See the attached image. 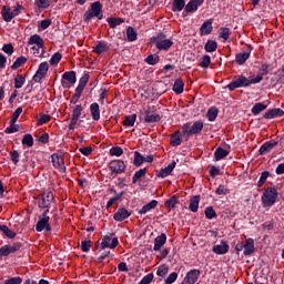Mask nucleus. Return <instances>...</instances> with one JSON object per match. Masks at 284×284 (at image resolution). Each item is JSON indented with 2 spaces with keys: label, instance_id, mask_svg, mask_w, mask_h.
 <instances>
[{
  "label": "nucleus",
  "instance_id": "obj_1",
  "mask_svg": "<svg viewBox=\"0 0 284 284\" xmlns=\"http://www.w3.org/2000/svg\"><path fill=\"white\" fill-rule=\"evenodd\" d=\"M261 81H263V75H252L250 78L237 75L231 83L227 84L226 88L232 92L233 90H236V88H248V85L261 83Z\"/></svg>",
  "mask_w": 284,
  "mask_h": 284
},
{
  "label": "nucleus",
  "instance_id": "obj_2",
  "mask_svg": "<svg viewBox=\"0 0 284 284\" xmlns=\"http://www.w3.org/2000/svg\"><path fill=\"white\" fill-rule=\"evenodd\" d=\"M94 17L99 20L103 19V4L99 1L91 3L90 9L83 16V20L88 22L94 19Z\"/></svg>",
  "mask_w": 284,
  "mask_h": 284
},
{
  "label": "nucleus",
  "instance_id": "obj_3",
  "mask_svg": "<svg viewBox=\"0 0 284 284\" xmlns=\"http://www.w3.org/2000/svg\"><path fill=\"white\" fill-rule=\"evenodd\" d=\"M29 45L31 47V50L33 51L34 57H43V53L45 50L43 49V45L45 42L43 41V38L39 34H33L29 38L28 41Z\"/></svg>",
  "mask_w": 284,
  "mask_h": 284
},
{
  "label": "nucleus",
  "instance_id": "obj_4",
  "mask_svg": "<svg viewBox=\"0 0 284 284\" xmlns=\"http://www.w3.org/2000/svg\"><path fill=\"white\" fill-rule=\"evenodd\" d=\"M278 199V191L275 187H267L262 194L263 207H272Z\"/></svg>",
  "mask_w": 284,
  "mask_h": 284
},
{
  "label": "nucleus",
  "instance_id": "obj_5",
  "mask_svg": "<svg viewBox=\"0 0 284 284\" xmlns=\"http://www.w3.org/2000/svg\"><path fill=\"white\" fill-rule=\"evenodd\" d=\"M150 43H154L158 50L164 51H168L170 48H172V45H174V42H172L170 39H166V37L163 34L152 37L150 39Z\"/></svg>",
  "mask_w": 284,
  "mask_h": 284
},
{
  "label": "nucleus",
  "instance_id": "obj_6",
  "mask_svg": "<svg viewBox=\"0 0 284 284\" xmlns=\"http://www.w3.org/2000/svg\"><path fill=\"white\" fill-rule=\"evenodd\" d=\"M203 131V121H195L193 124L185 123L182 126V132L184 136H192L194 134H199V132Z\"/></svg>",
  "mask_w": 284,
  "mask_h": 284
},
{
  "label": "nucleus",
  "instance_id": "obj_7",
  "mask_svg": "<svg viewBox=\"0 0 284 284\" xmlns=\"http://www.w3.org/2000/svg\"><path fill=\"white\" fill-rule=\"evenodd\" d=\"M48 214H50V210L47 209L40 216L36 225L37 232H43V230L50 232L52 230V227L50 226V216H48Z\"/></svg>",
  "mask_w": 284,
  "mask_h": 284
},
{
  "label": "nucleus",
  "instance_id": "obj_8",
  "mask_svg": "<svg viewBox=\"0 0 284 284\" xmlns=\"http://www.w3.org/2000/svg\"><path fill=\"white\" fill-rule=\"evenodd\" d=\"M49 70H50V64L48 62L40 63L36 74L33 75V81L36 83H41L45 74H48Z\"/></svg>",
  "mask_w": 284,
  "mask_h": 284
},
{
  "label": "nucleus",
  "instance_id": "obj_9",
  "mask_svg": "<svg viewBox=\"0 0 284 284\" xmlns=\"http://www.w3.org/2000/svg\"><path fill=\"white\" fill-rule=\"evenodd\" d=\"M54 203V194L51 191H47L41 195V199L38 201L39 207L45 209L50 207Z\"/></svg>",
  "mask_w": 284,
  "mask_h": 284
},
{
  "label": "nucleus",
  "instance_id": "obj_10",
  "mask_svg": "<svg viewBox=\"0 0 284 284\" xmlns=\"http://www.w3.org/2000/svg\"><path fill=\"white\" fill-rule=\"evenodd\" d=\"M77 83V73L74 71H67L62 75V87L72 88Z\"/></svg>",
  "mask_w": 284,
  "mask_h": 284
},
{
  "label": "nucleus",
  "instance_id": "obj_11",
  "mask_svg": "<svg viewBox=\"0 0 284 284\" xmlns=\"http://www.w3.org/2000/svg\"><path fill=\"white\" fill-rule=\"evenodd\" d=\"M200 276H201V271L193 268L186 273L181 284H194L196 283V281H199Z\"/></svg>",
  "mask_w": 284,
  "mask_h": 284
},
{
  "label": "nucleus",
  "instance_id": "obj_12",
  "mask_svg": "<svg viewBox=\"0 0 284 284\" xmlns=\"http://www.w3.org/2000/svg\"><path fill=\"white\" fill-rule=\"evenodd\" d=\"M116 245H119V239L112 237V235H105L102 239V242H101L102 250H105L108 247H109V250H114V247H116Z\"/></svg>",
  "mask_w": 284,
  "mask_h": 284
},
{
  "label": "nucleus",
  "instance_id": "obj_13",
  "mask_svg": "<svg viewBox=\"0 0 284 284\" xmlns=\"http://www.w3.org/2000/svg\"><path fill=\"white\" fill-rule=\"evenodd\" d=\"M110 170L114 172V174H123V172H125V162L121 160L112 161L110 163Z\"/></svg>",
  "mask_w": 284,
  "mask_h": 284
},
{
  "label": "nucleus",
  "instance_id": "obj_14",
  "mask_svg": "<svg viewBox=\"0 0 284 284\" xmlns=\"http://www.w3.org/2000/svg\"><path fill=\"white\" fill-rule=\"evenodd\" d=\"M51 161L53 163V166L57 168V170H60V172H65V165L63 164L62 155L54 153L51 155Z\"/></svg>",
  "mask_w": 284,
  "mask_h": 284
},
{
  "label": "nucleus",
  "instance_id": "obj_15",
  "mask_svg": "<svg viewBox=\"0 0 284 284\" xmlns=\"http://www.w3.org/2000/svg\"><path fill=\"white\" fill-rule=\"evenodd\" d=\"M161 121V115L151 111L150 109L145 111L144 123H159Z\"/></svg>",
  "mask_w": 284,
  "mask_h": 284
},
{
  "label": "nucleus",
  "instance_id": "obj_16",
  "mask_svg": "<svg viewBox=\"0 0 284 284\" xmlns=\"http://www.w3.org/2000/svg\"><path fill=\"white\" fill-rule=\"evenodd\" d=\"M214 254H227L230 252V244L225 241H221L220 244L213 246Z\"/></svg>",
  "mask_w": 284,
  "mask_h": 284
},
{
  "label": "nucleus",
  "instance_id": "obj_17",
  "mask_svg": "<svg viewBox=\"0 0 284 284\" xmlns=\"http://www.w3.org/2000/svg\"><path fill=\"white\" fill-rule=\"evenodd\" d=\"M166 242H168V236L165 235V233H161L154 240V246H153L154 252H160L161 247H163V245H165Z\"/></svg>",
  "mask_w": 284,
  "mask_h": 284
},
{
  "label": "nucleus",
  "instance_id": "obj_18",
  "mask_svg": "<svg viewBox=\"0 0 284 284\" xmlns=\"http://www.w3.org/2000/svg\"><path fill=\"white\" fill-rule=\"evenodd\" d=\"M277 145H278V142H276L274 140L268 141L260 148L258 152L261 155L267 154V153L272 152V150H274V148H276Z\"/></svg>",
  "mask_w": 284,
  "mask_h": 284
},
{
  "label": "nucleus",
  "instance_id": "obj_19",
  "mask_svg": "<svg viewBox=\"0 0 284 284\" xmlns=\"http://www.w3.org/2000/svg\"><path fill=\"white\" fill-rule=\"evenodd\" d=\"M176 168V161L171 162L166 168L162 169L158 176L160 179H165V176H170L173 172V170Z\"/></svg>",
  "mask_w": 284,
  "mask_h": 284
},
{
  "label": "nucleus",
  "instance_id": "obj_20",
  "mask_svg": "<svg viewBox=\"0 0 284 284\" xmlns=\"http://www.w3.org/2000/svg\"><path fill=\"white\" fill-rule=\"evenodd\" d=\"M212 23H213L212 19H209L203 22V24L200 28V32H201L202 37L212 34V30H213Z\"/></svg>",
  "mask_w": 284,
  "mask_h": 284
},
{
  "label": "nucleus",
  "instance_id": "obj_21",
  "mask_svg": "<svg viewBox=\"0 0 284 284\" xmlns=\"http://www.w3.org/2000/svg\"><path fill=\"white\" fill-rule=\"evenodd\" d=\"M203 1L205 0H191L185 6V12H196L200 6H203Z\"/></svg>",
  "mask_w": 284,
  "mask_h": 284
},
{
  "label": "nucleus",
  "instance_id": "obj_22",
  "mask_svg": "<svg viewBox=\"0 0 284 284\" xmlns=\"http://www.w3.org/2000/svg\"><path fill=\"white\" fill-rule=\"evenodd\" d=\"M114 221H125V219H130V212L126 209H119L118 212L113 215Z\"/></svg>",
  "mask_w": 284,
  "mask_h": 284
},
{
  "label": "nucleus",
  "instance_id": "obj_23",
  "mask_svg": "<svg viewBox=\"0 0 284 284\" xmlns=\"http://www.w3.org/2000/svg\"><path fill=\"white\" fill-rule=\"evenodd\" d=\"M90 113L93 121H99V119H101V109L99 108V103L94 102L90 105Z\"/></svg>",
  "mask_w": 284,
  "mask_h": 284
},
{
  "label": "nucleus",
  "instance_id": "obj_24",
  "mask_svg": "<svg viewBox=\"0 0 284 284\" xmlns=\"http://www.w3.org/2000/svg\"><path fill=\"white\" fill-rule=\"evenodd\" d=\"M254 254V240L248 237L244 244V256H250Z\"/></svg>",
  "mask_w": 284,
  "mask_h": 284
},
{
  "label": "nucleus",
  "instance_id": "obj_25",
  "mask_svg": "<svg viewBox=\"0 0 284 284\" xmlns=\"http://www.w3.org/2000/svg\"><path fill=\"white\" fill-rule=\"evenodd\" d=\"M1 17L3 21L10 23V21L14 19V17L12 16V9H10V7H2Z\"/></svg>",
  "mask_w": 284,
  "mask_h": 284
},
{
  "label": "nucleus",
  "instance_id": "obj_26",
  "mask_svg": "<svg viewBox=\"0 0 284 284\" xmlns=\"http://www.w3.org/2000/svg\"><path fill=\"white\" fill-rule=\"evenodd\" d=\"M284 112L281 109H271L264 114V119H276L283 116Z\"/></svg>",
  "mask_w": 284,
  "mask_h": 284
},
{
  "label": "nucleus",
  "instance_id": "obj_27",
  "mask_svg": "<svg viewBox=\"0 0 284 284\" xmlns=\"http://www.w3.org/2000/svg\"><path fill=\"white\" fill-rule=\"evenodd\" d=\"M250 54H251L250 51L237 53L235 55V62L237 63V65H243L245 61L250 59Z\"/></svg>",
  "mask_w": 284,
  "mask_h": 284
},
{
  "label": "nucleus",
  "instance_id": "obj_28",
  "mask_svg": "<svg viewBox=\"0 0 284 284\" xmlns=\"http://www.w3.org/2000/svg\"><path fill=\"white\" fill-rule=\"evenodd\" d=\"M159 205V202L156 200H152L150 203L144 205L140 211L139 214H148L151 210H154Z\"/></svg>",
  "mask_w": 284,
  "mask_h": 284
},
{
  "label": "nucleus",
  "instance_id": "obj_29",
  "mask_svg": "<svg viewBox=\"0 0 284 284\" xmlns=\"http://www.w3.org/2000/svg\"><path fill=\"white\" fill-rule=\"evenodd\" d=\"M200 201H201V197L199 195H195L190 200L189 209L191 210V212H199Z\"/></svg>",
  "mask_w": 284,
  "mask_h": 284
},
{
  "label": "nucleus",
  "instance_id": "obj_30",
  "mask_svg": "<svg viewBox=\"0 0 284 284\" xmlns=\"http://www.w3.org/2000/svg\"><path fill=\"white\" fill-rule=\"evenodd\" d=\"M139 34L136 33V30H134V28L132 27H128L126 28V39L130 42H134L136 41Z\"/></svg>",
  "mask_w": 284,
  "mask_h": 284
},
{
  "label": "nucleus",
  "instance_id": "obj_31",
  "mask_svg": "<svg viewBox=\"0 0 284 284\" xmlns=\"http://www.w3.org/2000/svg\"><path fill=\"white\" fill-rule=\"evenodd\" d=\"M219 48V43L214 40H207L204 50L205 52H216V49Z\"/></svg>",
  "mask_w": 284,
  "mask_h": 284
},
{
  "label": "nucleus",
  "instance_id": "obj_32",
  "mask_svg": "<svg viewBox=\"0 0 284 284\" xmlns=\"http://www.w3.org/2000/svg\"><path fill=\"white\" fill-rule=\"evenodd\" d=\"M227 154H230V151L224 150L223 148H217L214 153L215 161H221L222 159H225V156H227Z\"/></svg>",
  "mask_w": 284,
  "mask_h": 284
},
{
  "label": "nucleus",
  "instance_id": "obj_33",
  "mask_svg": "<svg viewBox=\"0 0 284 284\" xmlns=\"http://www.w3.org/2000/svg\"><path fill=\"white\" fill-rule=\"evenodd\" d=\"M184 85L185 84L183 83V80L181 79L175 80L173 84V92H175V94H183Z\"/></svg>",
  "mask_w": 284,
  "mask_h": 284
},
{
  "label": "nucleus",
  "instance_id": "obj_34",
  "mask_svg": "<svg viewBox=\"0 0 284 284\" xmlns=\"http://www.w3.org/2000/svg\"><path fill=\"white\" fill-rule=\"evenodd\" d=\"M122 123L126 128H133L134 123H136V114L126 115Z\"/></svg>",
  "mask_w": 284,
  "mask_h": 284
},
{
  "label": "nucleus",
  "instance_id": "obj_35",
  "mask_svg": "<svg viewBox=\"0 0 284 284\" xmlns=\"http://www.w3.org/2000/svg\"><path fill=\"white\" fill-rule=\"evenodd\" d=\"M93 51L95 52V54H103V52H108V43L106 42H99Z\"/></svg>",
  "mask_w": 284,
  "mask_h": 284
},
{
  "label": "nucleus",
  "instance_id": "obj_36",
  "mask_svg": "<svg viewBox=\"0 0 284 284\" xmlns=\"http://www.w3.org/2000/svg\"><path fill=\"white\" fill-rule=\"evenodd\" d=\"M143 161H145V158H143V155H142L139 151H135V152H134L133 164H134L136 168H141V165H143Z\"/></svg>",
  "mask_w": 284,
  "mask_h": 284
},
{
  "label": "nucleus",
  "instance_id": "obj_37",
  "mask_svg": "<svg viewBox=\"0 0 284 284\" xmlns=\"http://www.w3.org/2000/svg\"><path fill=\"white\" fill-rule=\"evenodd\" d=\"M182 141L183 140L181 139V132L179 131L171 136V145H173V148L181 145Z\"/></svg>",
  "mask_w": 284,
  "mask_h": 284
},
{
  "label": "nucleus",
  "instance_id": "obj_38",
  "mask_svg": "<svg viewBox=\"0 0 284 284\" xmlns=\"http://www.w3.org/2000/svg\"><path fill=\"white\" fill-rule=\"evenodd\" d=\"M206 116L209 121H216V116H219V109H216L215 106L210 108Z\"/></svg>",
  "mask_w": 284,
  "mask_h": 284
},
{
  "label": "nucleus",
  "instance_id": "obj_39",
  "mask_svg": "<svg viewBox=\"0 0 284 284\" xmlns=\"http://www.w3.org/2000/svg\"><path fill=\"white\" fill-rule=\"evenodd\" d=\"M22 145H27V148H32V145H34V139L32 138V134H24L22 139Z\"/></svg>",
  "mask_w": 284,
  "mask_h": 284
},
{
  "label": "nucleus",
  "instance_id": "obj_40",
  "mask_svg": "<svg viewBox=\"0 0 284 284\" xmlns=\"http://www.w3.org/2000/svg\"><path fill=\"white\" fill-rule=\"evenodd\" d=\"M185 8V0H174L173 1V12H181Z\"/></svg>",
  "mask_w": 284,
  "mask_h": 284
},
{
  "label": "nucleus",
  "instance_id": "obj_41",
  "mask_svg": "<svg viewBox=\"0 0 284 284\" xmlns=\"http://www.w3.org/2000/svg\"><path fill=\"white\" fill-rule=\"evenodd\" d=\"M26 61H28L26 57L17 58V60L11 65L12 70H18V68H21V65H24Z\"/></svg>",
  "mask_w": 284,
  "mask_h": 284
},
{
  "label": "nucleus",
  "instance_id": "obj_42",
  "mask_svg": "<svg viewBox=\"0 0 284 284\" xmlns=\"http://www.w3.org/2000/svg\"><path fill=\"white\" fill-rule=\"evenodd\" d=\"M178 204L179 199H176V196H172L171 199L165 201V207H168L169 210H173V207H176Z\"/></svg>",
  "mask_w": 284,
  "mask_h": 284
},
{
  "label": "nucleus",
  "instance_id": "obj_43",
  "mask_svg": "<svg viewBox=\"0 0 284 284\" xmlns=\"http://www.w3.org/2000/svg\"><path fill=\"white\" fill-rule=\"evenodd\" d=\"M50 26H52V20H50V19L42 20L40 22V24L38 26V30H39V32H43V30H48V28H50Z\"/></svg>",
  "mask_w": 284,
  "mask_h": 284
},
{
  "label": "nucleus",
  "instance_id": "obj_44",
  "mask_svg": "<svg viewBox=\"0 0 284 284\" xmlns=\"http://www.w3.org/2000/svg\"><path fill=\"white\" fill-rule=\"evenodd\" d=\"M110 28H116V26H121V23H123V19L122 18H109L106 19Z\"/></svg>",
  "mask_w": 284,
  "mask_h": 284
},
{
  "label": "nucleus",
  "instance_id": "obj_45",
  "mask_svg": "<svg viewBox=\"0 0 284 284\" xmlns=\"http://www.w3.org/2000/svg\"><path fill=\"white\" fill-rule=\"evenodd\" d=\"M263 110H267V105H265L263 103H255V105L252 108V112L254 114H261V112H263Z\"/></svg>",
  "mask_w": 284,
  "mask_h": 284
},
{
  "label": "nucleus",
  "instance_id": "obj_46",
  "mask_svg": "<svg viewBox=\"0 0 284 284\" xmlns=\"http://www.w3.org/2000/svg\"><path fill=\"white\" fill-rule=\"evenodd\" d=\"M26 83V78H23V75H17L14 79V88H17V90L23 88V84Z\"/></svg>",
  "mask_w": 284,
  "mask_h": 284
},
{
  "label": "nucleus",
  "instance_id": "obj_47",
  "mask_svg": "<svg viewBox=\"0 0 284 284\" xmlns=\"http://www.w3.org/2000/svg\"><path fill=\"white\" fill-rule=\"evenodd\" d=\"M168 272H170V267H168V265L163 264V265L159 266V268L156 271V275L161 276L163 278L164 276L168 275Z\"/></svg>",
  "mask_w": 284,
  "mask_h": 284
},
{
  "label": "nucleus",
  "instance_id": "obj_48",
  "mask_svg": "<svg viewBox=\"0 0 284 284\" xmlns=\"http://www.w3.org/2000/svg\"><path fill=\"white\" fill-rule=\"evenodd\" d=\"M210 63H212V58L210 55L205 54L202 57L200 61V68H209Z\"/></svg>",
  "mask_w": 284,
  "mask_h": 284
},
{
  "label": "nucleus",
  "instance_id": "obj_49",
  "mask_svg": "<svg viewBox=\"0 0 284 284\" xmlns=\"http://www.w3.org/2000/svg\"><path fill=\"white\" fill-rule=\"evenodd\" d=\"M6 134H14V132H19V124L12 123L10 121V126L4 130Z\"/></svg>",
  "mask_w": 284,
  "mask_h": 284
},
{
  "label": "nucleus",
  "instance_id": "obj_50",
  "mask_svg": "<svg viewBox=\"0 0 284 284\" xmlns=\"http://www.w3.org/2000/svg\"><path fill=\"white\" fill-rule=\"evenodd\" d=\"M268 176H270V172H267V171L262 172L260 180L257 181V187H263V185H265V181H267Z\"/></svg>",
  "mask_w": 284,
  "mask_h": 284
},
{
  "label": "nucleus",
  "instance_id": "obj_51",
  "mask_svg": "<svg viewBox=\"0 0 284 284\" xmlns=\"http://www.w3.org/2000/svg\"><path fill=\"white\" fill-rule=\"evenodd\" d=\"M148 172L146 169H140L138 172H135V174L132 178V182L136 183V181H139V179H143V176L145 175V173Z\"/></svg>",
  "mask_w": 284,
  "mask_h": 284
},
{
  "label": "nucleus",
  "instance_id": "obj_52",
  "mask_svg": "<svg viewBox=\"0 0 284 284\" xmlns=\"http://www.w3.org/2000/svg\"><path fill=\"white\" fill-rule=\"evenodd\" d=\"M206 219H216V211L212 206H207L204 211Z\"/></svg>",
  "mask_w": 284,
  "mask_h": 284
},
{
  "label": "nucleus",
  "instance_id": "obj_53",
  "mask_svg": "<svg viewBox=\"0 0 284 284\" xmlns=\"http://www.w3.org/2000/svg\"><path fill=\"white\" fill-rule=\"evenodd\" d=\"M61 53L57 52L54 53L50 60H49V63L50 65H59V61H61Z\"/></svg>",
  "mask_w": 284,
  "mask_h": 284
},
{
  "label": "nucleus",
  "instance_id": "obj_54",
  "mask_svg": "<svg viewBox=\"0 0 284 284\" xmlns=\"http://www.w3.org/2000/svg\"><path fill=\"white\" fill-rule=\"evenodd\" d=\"M83 90H85V87L83 84H78L75 92L73 94V99H75V101H79V99H81Z\"/></svg>",
  "mask_w": 284,
  "mask_h": 284
},
{
  "label": "nucleus",
  "instance_id": "obj_55",
  "mask_svg": "<svg viewBox=\"0 0 284 284\" xmlns=\"http://www.w3.org/2000/svg\"><path fill=\"white\" fill-rule=\"evenodd\" d=\"M81 112H83V106L81 104H77L72 111V115L75 119H81Z\"/></svg>",
  "mask_w": 284,
  "mask_h": 284
},
{
  "label": "nucleus",
  "instance_id": "obj_56",
  "mask_svg": "<svg viewBox=\"0 0 284 284\" xmlns=\"http://www.w3.org/2000/svg\"><path fill=\"white\" fill-rule=\"evenodd\" d=\"M145 63L149 65H156L159 63V55H148L145 59Z\"/></svg>",
  "mask_w": 284,
  "mask_h": 284
},
{
  "label": "nucleus",
  "instance_id": "obj_57",
  "mask_svg": "<svg viewBox=\"0 0 284 284\" xmlns=\"http://www.w3.org/2000/svg\"><path fill=\"white\" fill-rule=\"evenodd\" d=\"M2 233L4 236H8V239H14V236H17V233H14L12 230H9L7 225H3Z\"/></svg>",
  "mask_w": 284,
  "mask_h": 284
},
{
  "label": "nucleus",
  "instance_id": "obj_58",
  "mask_svg": "<svg viewBox=\"0 0 284 284\" xmlns=\"http://www.w3.org/2000/svg\"><path fill=\"white\" fill-rule=\"evenodd\" d=\"M220 30V39L227 41V39H230V28H221Z\"/></svg>",
  "mask_w": 284,
  "mask_h": 284
},
{
  "label": "nucleus",
  "instance_id": "obj_59",
  "mask_svg": "<svg viewBox=\"0 0 284 284\" xmlns=\"http://www.w3.org/2000/svg\"><path fill=\"white\" fill-rule=\"evenodd\" d=\"M23 112V108L19 106L12 114L11 123H17V120L19 116H21V113Z\"/></svg>",
  "mask_w": 284,
  "mask_h": 284
},
{
  "label": "nucleus",
  "instance_id": "obj_60",
  "mask_svg": "<svg viewBox=\"0 0 284 284\" xmlns=\"http://www.w3.org/2000/svg\"><path fill=\"white\" fill-rule=\"evenodd\" d=\"M111 156H121L123 154V149L121 146H115L110 150Z\"/></svg>",
  "mask_w": 284,
  "mask_h": 284
},
{
  "label": "nucleus",
  "instance_id": "obj_61",
  "mask_svg": "<svg viewBox=\"0 0 284 284\" xmlns=\"http://www.w3.org/2000/svg\"><path fill=\"white\" fill-rule=\"evenodd\" d=\"M176 278H179V274L176 272H173L165 278V283L172 284L176 281Z\"/></svg>",
  "mask_w": 284,
  "mask_h": 284
},
{
  "label": "nucleus",
  "instance_id": "obj_62",
  "mask_svg": "<svg viewBox=\"0 0 284 284\" xmlns=\"http://www.w3.org/2000/svg\"><path fill=\"white\" fill-rule=\"evenodd\" d=\"M36 3L38 8H42L45 10V8H50V0H36Z\"/></svg>",
  "mask_w": 284,
  "mask_h": 284
},
{
  "label": "nucleus",
  "instance_id": "obj_63",
  "mask_svg": "<svg viewBox=\"0 0 284 284\" xmlns=\"http://www.w3.org/2000/svg\"><path fill=\"white\" fill-rule=\"evenodd\" d=\"M23 280L21 277H10L4 281V284H21Z\"/></svg>",
  "mask_w": 284,
  "mask_h": 284
},
{
  "label": "nucleus",
  "instance_id": "obj_64",
  "mask_svg": "<svg viewBox=\"0 0 284 284\" xmlns=\"http://www.w3.org/2000/svg\"><path fill=\"white\" fill-rule=\"evenodd\" d=\"M19 151L14 150L10 152V158L12 163H14V165H17V163H19Z\"/></svg>",
  "mask_w": 284,
  "mask_h": 284
}]
</instances>
